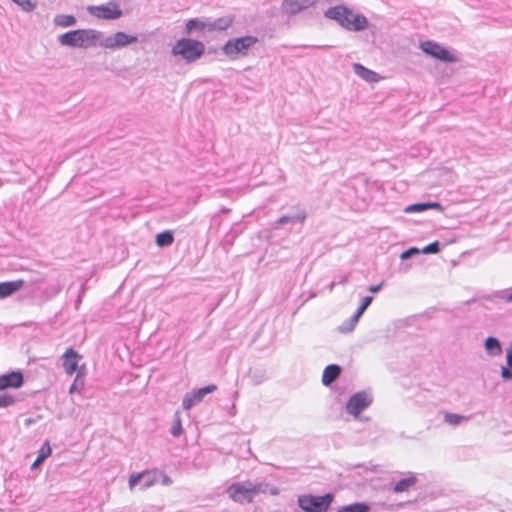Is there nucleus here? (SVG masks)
I'll return each instance as SVG.
<instances>
[{
	"label": "nucleus",
	"mask_w": 512,
	"mask_h": 512,
	"mask_svg": "<svg viewBox=\"0 0 512 512\" xmlns=\"http://www.w3.org/2000/svg\"><path fill=\"white\" fill-rule=\"evenodd\" d=\"M485 348L488 352L494 355L501 353V345L499 341L494 337H488L485 341Z\"/></svg>",
	"instance_id": "obj_23"
},
{
	"label": "nucleus",
	"mask_w": 512,
	"mask_h": 512,
	"mask_svg": "<svg viewBox=\"0 0 512 512\" xmlns=\"http://www.w3.org/2000/svg\"><path fill=\"white\" fill-rule=\"evenodd\" d=\"M81 358V355H79L73 348H68L65 351L63 355V368L68 375H72L76 372L78 362Z\"/></svg>",
	"instance_id": "obj_13"
},
{
	"label": "nucleus",
	"mask_w": 512,
	"mask_h": 512,
	"mask_svg": "<svg viewBox=\"0 0 512 512\" xmlns=\"http://www.w3.org/2000/svg\"><path fill=\"white\" fill-rule=\"evenodd\" d=\"M420 47L426 54L431 55L432 57L438 60L445 62L457 61V57L453 53H451L438 43L432 41H425L421 43Z\"/></svg>",
	"instance_id": "obj_8"
},
{
	"label": "nucleus",
	"mask_w": 512,
	"mask_h": 512,
	"mask_svg": "<svg viewBox=\"0 0 512 512\" xmlns=\"http://www.w3.org/2000/svg\"><path fill=\"white\" fill-rule=\"evenodd\" d=\"M370 403L371 399L367 394L357 393L348 401L347 411L354 416H358L363 409L370 405Z\"/></svg>",
	"instance_id": "obj_11"
},
{
	"label": "nucleus",
	"mask_w": 512,
	"mask_h": 512,
	"mask_svg": "<svg viewBox=\"0 0 512 512\" xmlns=\"http://www.w3.org/2000/svg\"><path fill=\"white\" fill-rule=\"evenodd\" d=\"M23 375L21 372L13 371L0 376V390L8 388H19L23 385Z\"/></svg>",
	"instance_id": "obj_14"
},
{
	"label": "nucleus",
	"mask_w": 512,
	"mask_h": 512,
	"mask_svg": "<svg viewBox=\"0 0 512 512\" xmlns=\"http://www.w3.org/2000/svg\"><path fill=\"white\" fill-rule=\"evenodd\" d=\"M341 369L338 365H328L322 374V383L326 386L330 385L340 375Z\"/></svg>",
	"instance_id": "obj_16"
},
{
	"label": "nucleus",
	"mask_w": 512,
	"mask_h": 512,
	"mask_svg": "<svg viewBox=\"0 0 512 512\" xmlns=\"http://www.w3.org/2000/svg\"><path fill=\"white\" fill-rule=\"evenodd\" d=\"M138 38L128 35L125 32H117L113 36L107 37L101 44L107 49H116L137 42Z\"/></svg>",
	"instance_id": "obj_10"
},
{
	"label": "nucleus",
	"mask_w": 512,
	"mask_h": 512,
	"mask_svg": "<svg viewBox=\"0 0 512 512\" xmlns=\"http://www.w3.org/2000/svg\"><path fill=\"white\" fill-rule=\"evenodd\" d=\"M159 478L162 479V483L164 485H169L171 483L170 478L167 475H165L164 473L160 472V471H158V479Z\"/></svg>",
	"instance_id": "obj_36"
},
{
	"label": "nucleus",
	"mask_w": 512,
	"mask_h": 512,
	"mask_svg": "<svg viewBox=\"0 0 512 512\" xmlns=\"http://www.w3.org/2000/svg\"><path fill=\"white\" fill-rule=\"evenodd\" d=\"M354 72L360 76L362 79H364L367 82H377L379 80V76L376 72L367 69L366 67L362 66L361 64H354L353 65Z\"/></svg>",
	"instance_id": "obj_17"
},
{
	"label": "nucleus",
	"mask_w": 512,
	"mask_h": 512,
	"mask_svg": "<svg viewBox=\"0 0 512 512\" xmlns=\"http://www.w3.org/2000/svg\"><path fill=\"white\" fill-rule=\"evenodd\" d=\"M142 480L141 489H148L158 482V470H146L139 473L131 474L129 477V488L134 490Z\"/></svg>",
	"instance_id": "obj_9"
},
{
	"label": "nucleus",
	"mask_w": 512,
	"mask_h": 512,
	"mask_svg": "<svg viewBox=\"0 0 512 512\" xmlns=\"http://www.w3.org/2000/svg\"><path fill=\"white\" fill-rule=\"evenodd\" d=\"M417 478L415 476H409L407 478L401 479L394 486V492L402 493L410 490L417 483Z\"/></svg>",
	"instance_id": "obj_19"
},
{
	"label": "nucleus",
	"mask_w": 512,
	"mask_h": 512,
	"mask_svg": "<svg viewBox=\"0 0 512 512\" xmlns=\"http://www.w3.org/2000/svg\"><path fill=\"white\" fill-rule=\"evenodd\" d=\"M55 23L61 27H68L76 23V18L73 15H59L55 18Z\"/></svg>",
	"instance_id": "obj_26"
},
{
	"label": "nucleus",
	"mask_w": 512,
	"mask_h": 512,
	"mask_svg": "<svg viewBox=\"0 0 512 512\" xmlns=\"http://www.w3.org/2000/svg\"><path fill=\"white\" fill-rule=\"evenodd\" d=\"M196 402V399H194L193 393L190 395H187L182 402V406L185 410H189Z\"/></svg>",
	"instance_id": "obj_32"
},
{
	"label": "nucleus",
	"mask_w": 512,
	"mask_h": 512,
	"mask_svg": "<svg viewBox=\"0 0 512 512\" xmlns=\"http://www.w3.org/2000/svg\"><path fill=\"white\" fill-rule=\"evenodd\" d=\"M501 375L504 379H512V372L505 367L502 368Z\"/></svg>",
	"instance_id": "obj_37"
},
{
	"label": "nucleus",
	"mask_w": 512,
	"mask_h": 512,
	"mask_svg": "<svg viewBox=\"0 0 512 512\" xmlns=\"http://www.w3.org/2000/svg\"><path fill=\"white\" fill-rule=\"evenodd\" d=\"M325 16L337 21L339 25L347 30L361 31L368 27V20L364 15L354 13L343 5L329 8L325 12Z\"/></svg>",
	"instance_id": "obj_2"
},
{
	"label": "nucleus",
	"mask_w": 512,
	"mask_h": 512,
	"mask_svg": "<svg viewBox=\"0 0 512 512\" xmlns=\"http://www.w3.org/2000/svg\"><path fill=\"white\" fill-rule=\"evenodd\" d=\"M438 251H439V243H438V241L430 243L429 245L425 246L422 249V252L425 253V254L437 253Z\"/></svg>",
	"instance_id": "obj_33"
},
{
	"label": "nucleus",
	"mask_w": 512,
	"mask_h": 512,
	"mask_svg": "<svg viewBox=\"0 0 512 512\" xmlns=\"http://www.w3.org/2000/svg\"><path fill=\"white\" fill-rule=\"evenodd\" d=\"M289 220H290V218H289V217H287V216H283V217H281V218L278 220V222H279L280 224H284V223L288 222Z\"/></svg>",
	"instance_id": "obj_41"
},
{
	"label": "nucleus",
	"mask_w": 512,
	"mask_h": 512,
	"mask_svg": "<svg viewBox=\"0 0 512 512\" xmlns=\"http://www.w3.org/2000/svg\"><path fill=\"white\" fill-rule=\"evenodd\" d=\"M417 252H418V250L416 248H412L408 251L403 252L401 255V258L405 259V258L409 257L410 255H412V253H417Z\"/></svg>",
	"instance_id": "obj_38"
},
{
	"label": "nucleus",
	"mask_w": 512,
	"mask_h": 512,
	"mask_svg": "<svg viewBox=\"0 0 512 512\" xmlns=\"http://www.w3.org/2000/svg\"><path fill=\"white\" fill-rule=\"evenodd\" d=\"M464 419L463 416L454 414V413H445V421L450 425H457Z\"/></svg>",
	"instance_id": "obj_29"
},
{
	"label": "nucleus",
	"mask_w": 512,
	"mask_h": 512,
	"mask_svg": "<svg viewBox=\"0 0 512 512\" xmlns=\"http://www.w3.org/2000/svg\"><path fill=\"white\" fill-rule=\"evenodd\" d=\"M371 302H372V297L371 296L365 297L363 299V302H362L361 306L359 307V309L357 311V314L361 315L367 309V307L371 304Z\"/></svg>",
	"instance_id": "obj_35"
},
{
	"label": "nucleus",
	"mask_w": 512,
	"mask_h": 512,
	"mask_svg": "<svg viewBox=\"0 0 512 512\" xmlns=\"http://www.w3.org/2000/svg\"><path fill=\"white\" fill-rule=\"evenodd\" d=\"M313 3L314 0H283L281 7L286 14L294 15L309 8Z\"/></svg>",
	"instance_id": "obj_12"
},
{
	"label": "nucleus",
	"mask_w": 512,
	"mask_h": 512,
	"mask_svg": "<svg viewBox=\"0 0 512 512\" xmlns=\"http://www.w3.org/2000/svg\"><path fill=\"white\" fill-rule=\"evenodd\" d=\"M24 286V281L19 279L15 281L0 283V299L8 297L19 291Z\"/></svg>",
	"instance_id": "obj_15"
},
{
	"label": "nucleus",
	"mask_w": 512,
	"mask_h": 512,
	"mask_svg": "<svg viewBox=\"0 0 512 512\" xmlns=\"http://www.w3.org/2000/svg\"><path fill=\"white\" fill-rule=\"evenodd\" d=\"M205 30L209 31V23H206L196 18L190 19L185 26L186 34H191L193 31L203 32Z\"/></svg>",
	"instance_id": "obj_18"
},
{
	"label": "nucleus",
	"mask_w": 512,
	"mask_h": 512,
	"mask_svg": "<svg viewBox=\"0 0 512 512\" xmlns=\"http://www.w3.org/2000/svg\"><path fill=\"white\" fill-rule=\"evenodd\" d=\"M15 398L9 394L0 395V407H8L14 404Z\"/></svg>",
	"instance_id": "obj_30"
},
{
	"label": "nucleus",
	"mask_w": 512,
	"mask_h": 512,
	"mask_svg": "<svg viewBox=\"0 0 512 512\" xmlns=\"http://www.w3.org/2000/svg\"><path fill=\"white\" fill-rule=\"evenodd\" d=\"M509 300H512V294L509 296Z\"/></svg>",
	"instance_id": "obj_42"
},
{
	"label": "nucleus",
	"mask_w": 512,
	"mask_h": 512,
	"mask_svg": "<svg viewBox=\"0 0 512 512\" xmlns=\"http://www.w3.org/2000/svg\"><path fill=\"white\" fill-rule=\"evenodd\" d=\"M52 449L48 442L44 443L40 450L36 460L31 465V469H36L47 457L51 455Z\"/></svg>",
	"instance_id": "obj_20"
},
{
	"label": "nucleus",
	"mask_w": 512,
	"mask_h": 512,
	"mask_svg": "<svg viewBox=\"0 0 512 512\" xmlns=\"http://www.w3.org/2000/svg\"><path fill=\"white\" fill-rule=\"evenodd\" d=\"M232 22L233 18L231 16L219 18L215 22L209 23V31L224 30L228 28Z\"/></svg>",
	"instance_id": "obj_21"
},
{
	"label": "nucleus",
	"mask_w": 512,
	"mask_h": 512,
	"mask_svg": "<svg viewBox=\"0 0 512 512\" xmlns=\"http://www.w3.org/2000/svg\"><path fill=\"white\" fill-rule=\"evenodd\" d=\"M258 42V38L251 35L233 38L226 42L222 50L223 53L230 58H236L238 56L245 57L248 55V50Z\"/></svg>",
	"instance_id": "obj_5"
},
{
	"label": "nucleus",
	"mask_w": 512,
	"mask_h": 512,
	"mask_svg": "<svg viewBox=\"0 0 512 512\" xmlns=\"http://www.w3.org/2000/svg\"><path fill=\"white\" fill-rule=\"evenodd\" d=\"M205 52V45L201 41L182 38L179 39L172 48V54L181 56L187 62H194Z\"/></svg>",
	"instance_id": "obj_4"
},
{
	"label": "nucleus",
	"mask_w": 512,
	"mask_h": 512,
	"mask_svg": "<svg viewBox=\"0 0 512 512\" xmlns=\"http://www.w3.org/2000/svg\"><path fill=\"white\" fill-rule=\"evenodd\" d=\"M268 491L271 495H277L279 493L277 488L269 487L268 484H253L248 481L233 483L227 488L229 498L236 503H252L257 494L266 493Z\"/></svg>",
	"instance_id": "obj_1"
},
{
	"label": "nucleus",
	"mask_w": 512,
	"mask_h": 512,
	"mask_svg": "<svg viewBox=\"0 0 512 512\" xmlns=\"http://www.w3.org/2000/svg\"><path fill=\"white\" fill-rule=\"evenodd\" d=\"M81 377V373L79 372L74 380V383L71 385L69 392L72 394L74 392H80L83 388V383L78 384L79 379Z\"/></svg>",
	"instance_id": "obj_34"
},
{
	"label": "nucleus",
	"mask_w": 512,
	"mask_h": 512,
	"mask_svg": "<svg viewBox=\"0 0 512 512\" xmlns=\"http://www.w3.org/2000/svg\"><path fill=\"white\" fill-rule=\"evenodd\" d=\"M507 364L512 368V346L507 350Z\"/></svg>",
	"instance_id": "obj_39"
},
{
	"label": "nucleus",
	"mask_w": 512,
	"mask_h": 512,
	"mask_svg": "<svg viewBox=\"0 0 512 512\" xmlns=\"http://www.w3.org/2000/svg\"><path fill=\"white\" fill-rule=\"evenodd\" d=\"M182 432H183V428H182L180 414H179V412H176L175 416H174V422H173V425L171 428V433L174 436H179L182 434Z\"/></svg>",
	"instance_id": "obj_28"
},
{
	"label": "nucleus",
	"mask_w": 512,
	"mask_h": 512,
	"mask_svg": "<svg viewBox=\"0 0 512 512\" xmlns=\"http://www.w3.org/2000/svg\"><path fill=\"white\" fill-rule=\"evenodd\" d=\"M100 33L92 29H78L66 32L59 37L64 46L88 48L95 46Z\"/></svg>",
	"instance_id": "obj_3"
},
{
	"label": "nucleus",
	"mask_w": 512,
	"mask_h": 512,
	"mask_svg": "<svg viewBox=\"0 0 512 512\" xmlns=\"http://www.w3.org/2000/svg\"><path fill=\"white\" fill-rule=\"evenodd\" d=\"M155 241L159 247H166L173 243L174 237L171 231H164L157 234Z\"/></svg>",
	"instance_id": "obj_22"
},
{
	"label": "nucleus",
	"mask_w": 512,
	"mask_h": 512,
	"mask_svg": "<svg viewBox=\"0 0 512 512\" xmlns=\"http://www.w3.org/2000/svg\"><path fill=\"white\" fill-rule=\"evenodd\" d=\"M439 204L438 203H423V204H413V205H410L408 206L405 211L406 212H421V211H424L428 208H432V207H438Z\"/></svg>",
	"instance_id": "obj_27"
},
{
	"label": "nucleus",
	"mask_w": 512,
	"mask_h": 512,
	"mask_svg": "<svg viewBox=\"0 0 512 512\" xmlns=\"http://www.w3.org/2000/svg\"><path fill=\"white\" fill-rule=\"evenodd\" d=\"M217 389V386L215 384H210L208 386H205L203 388H200L193 393L194 395V399H196V402H201L202 399L209 393H212L214 391H216Z\"/></svg>",
	"instance_id": "obj_24"
},
{
	"label": "nucleus",
	"mask_w": 512,
	"mask_h": 512,
	"mask_svg": "<svg viewBox=\"0 0 512 512\" xmlns=\"http://www.w3.org/2000/svg\"><path fill=\"white\" fill-rule=\"evenodd\" d=\"M333 501L331 494L323 496L303 495L298 498L299 506L306 512H326Z\"/></svg>",
	"instance_id": "obj_6"
},
{
	"label": "nucleus",
	"mask_w": 512,
	"mask_h": 512,
	"mask_svg": "<svg viewBox=\"0 0 512 512\" xmlns=\"http://www.w3.org/2000/svg\"><path fill=\"white\" fill-rule=\"evenodd\" d=\"M369 507L364 503H354L351 505L343 506L337 512H368Z\"/></svg>",
	"instance_id": "obj_25"
},
{
	"label": "nucleus",
	"mask_w": 512,
	"mask_h": 512,
	"mask_svg": "<svg viewBox=\"0 0 512 512\" xmlns=\"http://www.w3.org/2000/svg\"><path fill=\"white\" fill-rule=\"evenodd\" d=\"M25 11H32L35 8V4L31 0H13Z\"/></svg>",
	"instance_id": "obj_31"
},
{
	"label": "nucleus",
	"mask_w": 512,
	"mask_h": 512,
	"mask_svg": "<svg viewBox=\"0 0 512 512\" xmlns=\"http://www.w3.org/2000/svg\"><path fill=\"white\" fill-rule=\"evenodd\" d=\"M381 286H382V283L378 284V285H374V286H371L369 288V290L372 292V293H376L378 292L380 289H381Z\"/></svg>",
	"instance_id": "obj_40"
},
{
	"label": "nucleus",
	"mask_w": 512,
	"mask_h": 512,
	"mask_svg": "<svg viewBox=\"0 0 512 512\" xmlns=\"http://www.w3.org/2000/svg\"><path fill=\"white\" fill-rule=\"evenodd\" d=\"M87 10L91 15L99 19H118L122 16V11L115 2H109L106 5L89 6Z\"/></svg>",
	"instance_id": "obj_7"
}]
</instances>
